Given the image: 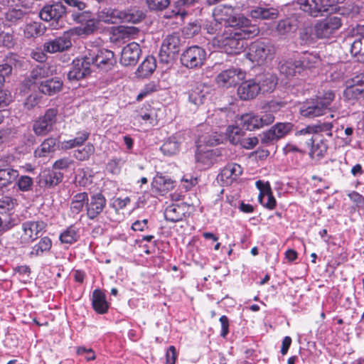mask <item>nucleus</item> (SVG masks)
I'll return each mask as SVG.
<instances>
[{
	"mask_svg": "<svg viewBox=\"0 0 364 364\" xmlns=\"http://www.w3.org/2000/svg\"><path fill=\"white\" fill-rule=\"evenodd\" d=\"M213 18L221 22H225L230 27L245 28L241 35L245 37H255L259 31L256 25H252L250 21L242 15L235 14L234 8L229 5H218L213 12Z\"/></svg>",
	"mask_w": 364,
	"mask_h": 364,
	"instance_id": "f257e3e1",
	"label": "nucleus"
},
{
	"mask_svg": "<svg viewBox=\"0 0 364 364\" xmlns=\"http://www.w3.org/2000/svg\"><path fill=\"white\" fill-rule=\"evenodd\" d=\"M336 95L332 90L318 93L314 97L306 100L299 105V112L304 118L314 119L326 114L327 111L334 112L335 108L331 107Z\"/></svg>",
	"mask_w": 364,
	"mask_h": 364,
	"instance_id": "f03ea898",
	"label": "nucleus"
},
{
	"mask_svg": "<svg viewBox=\"0 0 364 364\" xmlns=\"http://www.w3.org/2000/svg\"><path fill=\"white\" fill-rule=\"evenodd\" d=\"M65 3L72 7L68 12L70 13L71 19L76 23L81 24V33L85 35L93 33L97 28V20L90 10H87V5L80 0H65Z\"/></svg>",
	"mask_w": 364,
	"mask_h": 364,
	"instance_id": "7ed1b4c3",
	"label": "nucleus"
},
{
	"mask_svg": "<svg viewBox=\"0 0 364 364\" xmlns=\"http://www.w3.org/2000/svg\"><path fill=\"white\" fill-rule=\"evenodd\" d=\"M275 53L276 48L270 41H256L250 44L246 57L252 63L262 65L271 60Z\"/></svg>",
	"mask_w": 364,
	"mask_h": 364,
	"instance_id": "20e7f679",
	"label": "nucleus"
},
{
	"mask_svg": "<svg viewBox=\"0 0 364 364\" xmlns=\"http://www.w3.org/2000/svg\"><path fill=\"white\" fill-rule=\"evenodd\" d=\"M85 59L89 61L90 65H95L103 71L111 70L116 63L114 54L112 50L96 47L87 49Z\"/></svg>",
	"mask_w": 364,
	"mask_h": 364,
	"instance_id": "39448f33",
	"label": "nucleus"
},
{
	"mask_svg": "<svg viewBox=\"0 0 364 364\" xmlns=\"http://www.w3.org/2000/svg\"><path fill=\"white\" fill-rule=\"evenodd\" d=\"M237 31L230 34L229 36L224 38L221 41V48L228 54H238L241 53L247 43L245 39L251 37H245L242 36L245 28H237Z\"/></svg>",
	"mask_w": 364,
	"mask_h": 364,
	"instance_id": "423d86ee",
	"label": "nucleus"
},
{
	"mask_svg": "<svg viewBox=\"0 0 364 364\" xmlns=\"http://www.w3.org/2000/svg\"><path fill=\"white\" fill-rule=\"evenodd\" d=\"M46 224L42 220H29L22 223V234L20 237V243L23 245H27L37 238L42 232L46 231Z\"/></svg>",
	"mask_w": 364,
	"mask_h": 364,
	"instance_id": "0eeeda50",
	"label": "nucleus"
},
{
	"mask_svg": "<svg viewBox=\"0 0 364 364\" xmlns=\"http://www.w3.org/2000/svg\"><path fill=\"white\" fill-rule=\"evenodd\" d=\"M206 59V51L198 46L188 47L181 55V63L188 68L201 67Z\"/></svg>",
	"mask_w": 364,
	"mask_h": 364,
	"instance_id": "6e6552de",
	"label": "nucleus"
},
{
	"mask_svg": "<svg viewBox=\"0 0 364 364\" xmlns=\"http://www.w3.org/2000/svg\"><path fill=\"white\" fill-rule=\"evenodd\" d=\"M240 120L245 129L252 131L273 123L274 116L272 113H263L260 115L255 114L254 113H247L241 116Z\"/></svg>",
	"mask_w": 364,
	"mask_h": 364,
	"instance_id": "1a4fd4ad",
	"label": "nucleus"
},
{
	"mask_svg": "<svg viewBox=\"0 0 364 364\" xmlns=\"http://www.w3.org/2000/svg\"><path fill=\"white\" fill-rule=\"evenodd\" d=\"M341 18L330 16L317 22L314 30L316 38H329L341 28Z\"/></svg>",
	"mask_w": 364,
	"mask_h": 364,
	"instance_id": "9d476101",
	"label": "nucleus"
},
{
	"mask_svg": "<svg viewBox=\"0 0 364 364\" xmlns=\"http://www.w3.org/2000/svg\"><path fill=\"white\" fill-rule=\"evenodd\" d=\"M180 47L181 39L178 33H173L167 36L161 45L159 53L160 60L168 63L171 59L173 58L175 54L179 52Z\"/></svg>",
	"mask_w": 364,
	"mask_h": 364,
	"instance_id": "9b49d317",
	"label": "nucleus"
},
{
	"mask_svg": "<svg viewBox=\"0 0 364 364\" xmlns=\"http://www.w3.org/2000/svg\"><path fill=\"white\" fill-rule=\"evenodd\" d=\"M58 111L56 108H50L45 114L39 117L33 125V130L38 136H45L52 129L57 121Z\"/></svg>",
	"mask_w": 364,
	"mask_h": 364,
	"instance_id": "f8f14e48",
	"label": "nucleus"
},
{
	"mask_svg": "<svg viewBox=\"0 0 364 364\" xmlns=\"http://www.w3.org/2000/svg\"><path fill=\"white\" fill-rule=\"evenodd\" d=\"M74 34L75 31L70 29L64 32L61 36L44 43V50L49 53H55L68 50L72 46L71 36Z\"/></svg>",
	"mask_w": 364,
	"mask_h": 364,
	"instance_id": "ddd939ff",
	"label": "nucleus"
},
{
	"mask_svg": "<svg viewBox=\"0 0 364 364\" xmlns=\"http://www.w3.org/2000/svg\"><path fill=\"white\" fill-rule=\"evenodd\" d=\"M91 65L85 59V54L81 58H77L73 61L72 67L68 73V79L70 81H77L86 77L91 73Z\"/></svg>",
	"mask_w": 364,
	"mask_h": 364,
	"instance_id": "4468645a",
	"label": "nucleus"
},
{
	"mask_svg": "<svg viewBox=\"0 0 364 364\" xmlns=\"http://www.w3.org/2000/svg\"><path fill=\"white\" fill-rule=\"evenodd\" d=\"M245 78V73L239 68H230L222 71L216 77V82L219 86L229 87L238 84Z\"/></svg>",
	"mask_w": 364,
	"mask_h": 364,
	"instance_id": "2eb2a0df",
	"label": "nucleus"
},
{
	"mask_svg": "<svg viewBox=\"0 0 364 364\" xmlns=\"http://www.w3.org/2000/svg\"><path fill=\"white\" fill-rule=\"evenodd\" d=\"M107 200L100 193H95L87 197L86 208V215L90 220L97 218L106 207Z\"/></svg>",
	"mask_w": 364,
	"mask_h": 364,
	"instance_id": "dca6fc26",
	"label": "nucleus"
},
{
	"mask_svg": "<svg viewBox=\"0 0 364 364\" xmlns=\"http://www.w3.org/2000/svg\"><path fill=\"white\" fill-rule=\"evenodd\" d=\"M291 123H277L269 130L262 133L261 142L269 144L286 136L291 129Z\"/></svg>",
	"mask_w": 364,
	"mask_h": 364,
	"instance_id": "f3484780",
	"label": "nucleus"
},
{
	"mask_svg": "<svg viewBox=\"0 0 364 364\" xmlns=\"http://www.w3.org/2000/svg\"><path fill=\"white\" fill-rule=\"evenodd\" d=\"M141 50L139 44L132 42L124 46L121 53L120 63L124 66L135 65L139 58Z\"/></svg>",
	"mask_w": 364,
	"mask_h": 364,
	"instance_id": "a211bd4d",
	"label": "nucleus"
},
{
	"mask_svg": "<svg viewBox=\"0 0 364 364\" xmlns=\"http://www.w3.org/2000/svg\"><path fill=\"white\" fill-rule=\"evenodd\" d=\"M66 8L62 2H55L52 4L46 5L41 10L39 16L45 21L51 20L58 21L66 13Z\"/></svg>",
	"mask_w": 364,
	"mask_h": 364,
	"instance_id": "6ab92c4d",
	"label": "nucleus"
},
{
	"mask_svg": "<svg viewBox=\"0 0 364 364\" xmlns=\"http://www.w3.org/2000/svg\"><path fill=\"white\" fill-rule=\"evenodd\" d=\"M256 186L259 190L258 200L266 208L273 210L277 205V201L273 196L269 182L257 181Z\"/></svg>",
	"mask_w": 364,
	"mask_h": 364,
	"instance_id": "aec40b11",
	"label": "nucleus"
},
{
	"mask_svg": "<svg viewBox=\"0 0 364 364\" xmlns=\"http://www.w3.org/2000/svg\"><path fill=\"white\" fill-rule=\"evenodd\" d=\"M64 175L53 169L44 170L38 177V184L41 188L50 189L62 182Z\"/></svg>",
	"mask_w": 364,
	"mask_h": 364,
	"instance_id": "412c9836",
	"label": "nucleus"
},
{
	"mask_svg": "<svg viewBox=\"0 0 364 364\" xmlns=\"http://www.w3.org/2000/svg\"><path fill=\"white\" fill-rule=\"evenodd\" d=\"M300 9L311 16L316 17L326 12L325 0H299Z\"/></svg>",
	"mask_w": 364,
	"mask_h": 364,
	"instance_id": "4be33fe9",
	"label": "nucleus"
},
{
	"mask_svg": "<svg viewBox=\"0 0 364 364\" xmlns=\"http://www.w3.org/2000/svg\"><path fill=\"white\" fill-rule=\"evenodd\" d=\"M259 93V88L254 78L242 82L237 88V95L242 100L254 99Z\"/></svg>",
	"mask_w": 364,
	"mask_h": 364,
	"instance_id": "5701e85b",
	"label": "nucleus"
},
{
	"mask_svg": "<svg viewBox=\"0 0 364 364\" xmlns=\"http://www.w3.org/2000/svg\"><path fill=\"white\" fill-rule=\"evenodd\" d=\"M121 14L122 10L112 7H104L97 12V24L99 22H103L108 24L121 23Z\"/></svg>",
	"mask_w": 364,
	"mask_h": 364,
	"instance_id": "b1692460",
	"label": "nucleus"
},
{
	"mask_svg": "<svg viewBox=\"0 0 364 364\" xmlns=\"http://www.w3.org/2000/svg\"><path fill=\"white\" fill-rule=\"evenodd\" d=\"M204 88L203 85L199 84L188 92V102L191 109L195 110L203 103L207 94Z\"/></svg>",
	"mask_w": 364,
	"mask_h": 364,
	"instance_id": "393cba45",
	"label": "nucleus"
},
{
	"mask_svg": "<svg viewBox=\"0 0 364 364\" xmlns=\"http://www.w3.org/2000/svg\"><path fill=\"white\" fill-rule=\"evenodd\" d=\"M259 92L262 93L271 92L274 90L277 85V80L274 76L270 73H262L257 75L255 78Z\"/></svg>",
	"mask_w": 364,
	"mask_h": 364,
	"instance_id": "a878e982",
	"label": "nucleus"
},
{
	"mask_svg": "<svg viewBox=\"0 0 364 364\" xmlns=\"http://www.w3.org/2000/svg\"><path fill=\"white\" fill-rule=\"evenodd\" d=\"M92 305L94 310L100 314L107 312L109 304L106 300L105 294L100 289H95L92 292Z\"/></svg>",
	"mask_w": 364,
	"mask_h": 364,
	"instance_id": "bb28decb",
	"label": "nucleus"
},
{
	"mask_svg": "<svg viewBox=\"0 0 364 364\" xmlns=\"http://www.w3.org/2000/svg\"><path fill=\"white\" fill-rule=\"evenodd\" d=\"M333 127L332 122H318L316 124L308 126L305 129H302L298 132V135L307 134L308 136H311L310 134L311 133L325 132L327 136H332L331 130Z\"/></svg>",
	"mask_w": 364,
	"mask_h": 364,
	"instance_id": "cd10ccee",
	"label": "nucleus"
},
{
	"mask_svg": "<svg viewBox=\"0 0 364 364\" xmlns=\"http://www.w3.org/2000/svg\"><path fill=\"white\" fill-rule=\"evenodd\" d=\"M58 140L54 137H49L41 144V145L34 151V156L36 158H43L48 156L55 150Z\"/></svg>",
	"mask_w": 364,
	"mask_h": 364,
	"instance_id": "c85d7f7f",
	"label": "nucleus"
},
{
	"mask_svg": "<svg viewBox=\"0 0 364 364\" xmlns=\"http://www.w3.org/2000/svg\"><path fill=\"white\" fill-rule=\"evenodd\" d=\"M63 87V82L58 78H52L41 82L39 86L41 92L51 96L60 92Z\"/></svg>",
	"mask_w": 364,
	"mask_h": 364,
	"instance_id": "c756f323",
	"label": "nucleus"
},
{
	"mask_svg": "<svg viewBox=\"0 0 364 364\" xmlns=\"http://www.w3.org/2000/svg\"><path fill=\"white\" fill-rule=\"evenodd\" d=\"M306 142L308 146H311L309 154L312 159H320L327 151L328 144L323 140H320L315 144L312 136H308Z\"/></svg>",
	"mask_w": 364,
	"mask_h": 364,
	"instance_id": "7c9ffc66",
	"label": "nucleus"
},
{
	"mask_svg": "<svg viewBox=\"0 0 364 364\" xmlns=\"http://www.w3.org/2000/svg\"><path fill=\"white\" fill-rule=\"evenodd\" d=\"M18 171L8 166H0V186L6 187L12 184L18 178Z\"/></svg>",
	"mask_w": 364,
	"mask_h": 364,
	"instance_id": "2f4dec72",
	"label": "nucleus"
},
{
	"mask_svg": "<svg viewBox=\"0 0 364 364\" xmlns=\"http://www.w3.org/2000/svg\"><path fill=\"white\" fill-rule=\"evenodd\" d=\"M184 214V209L182 206L177 204H171L166 208L164 218L168 221L176 223L183 220Z\"/></svg>",
	"mask_w": 364,
	"mask_h": 364,
	"instance_id": "473e14b6",
	"label": "nucleus"
},
{
	"mask_svg": "<svg viewBox=\"0 0 364 364\" xmlns=\"http://www.w3.org/2000/svg\"><path fill=\"white\" fill-rule=\"evenodd\" d=\"M151 186L160 193H166L174 187V182L168 178L161 175H156L151 183Z\"/></svg>",
	"mask_w": 364,
	"mask_h": 364,
	"instance_id": "72a5a7b5",
	"label": "nucleus"
},
{
	"mask_svg": "<svg viewBox=\"0 0 364 364\" xmlns=\"http://www.w3.org/2000/svg\"><path fill=\"white\" fill-rule=\"evenodd\" d=\"M156 68V59L154 56H147L137 69L136 73L141 77H146L151 75Z\"/></svg>",
	"mask_w": 364,
	"mask_h": 364,
	"instance_id": "f704fd0d",
	"label": "nucleus"
},
{
	"mask_svg": "<svg viewBox=\"0 0 364 364\" xmlns=\"http://www.w3.org/2000/svg\"><path fill=\"white\" fill-rule=\"evenodd\" d=\"M48 68L46 65L34 68L26 80L27 84H41V82H43L42 80L48 76Z\"/></svg>",
	"mask_w": 364,
	"mask_h": 364,
	"instance_id": "c9c22d12",
	"label": "nucleus"
},
{
	"mask_svg": "<svg viewBox=\"0 0 364 364\" xmlns=\"http://www.w3.org/2000/svg\"><path fill=\"white\" fill-rule=\"evenodd\" d=\"M242 173V167L237 164H228L220 173L221 180L230 181L236 180Z\"/></svg>",
	"mask_w": 364,
	"mask_h": 364,
	"instance_id": "e433bc0d",
	"label": "nucleus"
},
{
	"mask_svg": "<svg viewBox=\"0 0 364 364\" xmlns=\"http://www.w3.org/2000/svg\"><path fill=\"white\" fill-rule=\"evenodd\" d=\"M51 247V240L48 237H42L36 245L32 247L29 257L32 258L41 256L44 252H49Z\"/></svg>",
	"mask_w": 364,
	"mask_h": 364,
	"instance_id": "4c0bfd02",
	"label": "nucleus"
},
{
	"mask_svg": "<svg viewBox=\"0 0 364 364\" xmlns=\"http://www.w3.org/2000/svg\"><path fill=\"white\" fill-rule=\"evenodd\" d=\"M279 71L287 77H290L295 76L297 73L300 74L301 70L298 60H287L280 65Z\"/></svg>",
	"mask_w": 364,
	"mask_h": 364,
	"instance_id": "58836bf2",
	"label": "nucleus"
},
{
	"mask_svg": "<svg viewBox=\"0 0 364 364\" xmlns=\"http://www.w3.org/2000/svg\"><path fill=\"white\" fill-rule=\"evenodd\" d=\"M87 193L86 192L75 194L71 200L70 209L72 213L78 214L87 205Z\"/></svg>",
	"mask_w": 364,
	"mask_h": 364,
	"instance_id": "ea45409f",
	"label": "nucleus"
},
{
	"mask_svg": "<svg viewBox=\"0 0 364 364\" xmlns=\"http://www.w3.org/2000/svg\"><path fill=\"white\" fill-rule=\"evenodd\" d=\"M144 18V13L136 9H129L122 10L121 23H133L140 22Z\"/></svg>",
	"mask_w": 364,
	"mask_h": 364,
	"instance_id": "a19ab883",
	"label": "nucleus"
},
{
	"mask_svg": "<svg viewBox=\"0 0 364 364\" xmlns=\"http://www.w3.org/2000/svg\"><path fill=\"white\" fill-rule=\"evenodd\" d=\"M354 84L348 86L344 91L345 96L348 99L364 97V85L360 82H356V77L353 80Z\"/></svg>",
	"mask_w": 364,
	"mask_h": 364,
	"instance_id": "79ce46f5",
	"label": "nucleus"
},
{
	"mask_svg": "<svg viewBox=\"0 0 364 364\" xmlns=\"http://www.w3.org/2000/svg\"><path fill=\"white\" fill-rule=\"evenodd\" d=\"M16 54L11 53L6 56V63L0 65V80L4 82L5 77L9 75L12 72V65H16L18 62Z\"/></svg>",
	"mask_w": 364,
	"mask_h": 364,
	"instance_id": "37998d69",
	"label": "nucleus"
},
{
	"mask_svg": "<svg viewBox=\"0 0 364 364\" xmlns=\"http://www.w3.org/2000/svg\"><path fill=\"white\" fill-rule=\"evenodd\" d=\"M18 205L17 200L10 196L0 192V213H6L14 209Z\"/></svg>",
	"mask_w": 364,
	"mask_h": 364,
	"instance_id": "c03bdc74",
	"label": "nucleus"
},
{
	"mask_svg": "<svg viewBox=\"0 0 364 364\" xmlns=\"http://www.w3.org/2000/svg\"><path fill=\"white\" fill-rule=\"evenodd\" d=\"M276 29L280 36H287L297 29V25L294 20L286 18L278 22Z\"/></svg>",
	"mask_w": 364,
	"mask_h": 364,
	"instance_id": "a18cd8bd",
	"label": "nucleus"
},
{
	"mask_svg": "<svg viewBox=\"0 0 364 364\" xmlns=\"http://www.w3.org/2000/svg\"><path fill=\"white\" fill-rule=\"evenodd\" d=\"M226 134L231 144L240 145L245 133L239 127L229 126L226 129Z\"/></svg>",
	"mask_w": 364,
	"mask_h": 364,
	"instance_id": "49530a36",
	"label": "nucleus"
},
{
	"mask_svg": "<svg viewBox=\"0 0 364 364\" xmlns=\"http://www.w3.org/2000/svg\"><path fill=\"white\" fill-rule=\"evenodd\" d=\"M180 142L176 136L170 137L161 146L160 150L166 156H172L179 151Z\"/></svg>",
	"mask_w": 364,
	"mask_h": 364,
	"instance_id": "de8ad7c7",
	"label": "nucleus"
},
{
	"mask_svg": "<svg viewBox=\"0 0 364 364\" xmlns=\"http://www.w3.org/2000/svg\"><path fill=\"white\" fill-rule=\"evenodd\" d=\"M78 237V229L72 225L60 235L59 238L62 243L70 245L75 242Z\"/></svg>",
	"mask_w": 364,
	"mask_h": 364,
	"instance_id": "09e8293b",
	"label": "nucleus"
},
{
	"mask_svg": "<svg viewBox=\"0 0 364 364\" xmlns=\"http://www.w3.org/2000/svg\"><path fill=\"white\" fill-rule=\"evenodd\" d=\"M26 11L21 9H12L8 10L5 14V19L11 24H16L21 21L26 15Z\"/></svg>",
	"mask_w": 364,
	"mask_h": 364,
	"instance_id": "8fccbe9b",
	"label": "nucleus"
},
{
	"mask_svg": "<svg viewBox=\"0 0 364 364\" xmlns=\"http://www.w3.org/2000/svg\"><path fill=\"white\" fill-rule=\"evenodd\" d=\"M95 146L88 143L83 148L75 151L74 156L79 161H86L95 153Z\"/></svg>",
	"mask_w": 364,
	"mask_h": 364,
	"instance_id": "3c124183",
	"label": "nucleus"
},
{
	"mask_svg": "<svg viewBox=\"0 0 364 364\" xmlns=\"http://www.w3.org/2000/svg\"><path fill=\"white\" fill-rule=\"evenodd\" d=\"M213 153L212 150H198L196 153V161L204 167L210 166L213 163Z\"/></svg>",
	"mask_w": 364,
	"mask_h": 364,
	"instance_id": "603ef678",
	"label": "nucleus"
},
{
	"mask_svg": "<svg viewBox=\"0 0 364 364\" xmlns=\"http://www.w3.org/2000/svg\"><path fill=\"white\" fill-rule=\"evenodd\" d=\"M24 36L27 38L41 36L43 33V29L41 24L33 22L28 23L24 28Z\"/></svg>",
	"mask_w": 364,
	"mask_h": 364,
	"instance_id": "864d4df0",
	"label": "nucleus"
},
{
	"mask_svg": "<svg viewBox=\"0 0 364 364\" xmlns=\"http://www.w3.org/2000/svg\"><path fill=\"white\" fill-rule=\"evenodd\" d=\"M0 218L1 232H6L17 225V220L11 213H1Z\"/></svg>",
	"mask_w": 364,
	"mask_h": 364,
	"instance_id": "5fc2aeb1",
	"label": "nucleus"
},
{
	"mask_svg": "<svg viewBox=\"0 0 364 364\" xmlns=\"http://www.w3.org/2000/svg\"><path fill=\"white\" fill-rule=\"evenodd\" d=\"M301 71L315 67L319 63V58L314 55H305L301 60H298Z\"/></svg>",
	"mask_w": 364,
	"mask_h": 364,
	"instance_id": "6e6d98bb",
	"label": "nucleus"
},
{
	"mask_svg": "<svg viewBox=\"0 0 364 364\" xmlns=\"http://www.w3.org/2000/svg\"><path fill=\"white\" fill-rule=\"evenodd\" d=\"M124 163L125 160L122 158H114L107 164L106 170L112 174L117 175L120 173L122 166Z\"/></svg>",
	"mask_w": 364,
	"mask_h": 364,
	"instance_id": "4d7b16f0",
	"label": "nucleus"
},
{
	"mask_svg": "<svg viewBox=\"0 0 364 364\" xmlns=\"http://www.w3.org/2000/svg\"><path fill=\"white\" fill-rule=\"evenodd\" d=\"M16 129L13 127H4L0 129V145L9 143L16 137Z\"/></svg>",
	"mask_w": 364,
	"mask_h": 364,
	"instance_id": "13d9d810",
	"label": "nucleus"
},
{
	"mask_svg": "<svg viewBox=\"0 0 364 364\" xmlns=\"http://www.w3.org/2000/svg\"><path fill=\"white\" fill-rule=\"evenodd\" d=\"M170 2V0H146L148 8L152 11H162L168 6Z\"/></svg>",
	"mask_w": 364,
	"mask_h": 364,
	"instance_id": "bf43d9fd",
	"label": "nucleus"
},
{
	"mask_svg": "<svg viewBox=\"0 0 364 364\" xmlns=\"http://www.w3.org/2000/svg\"><path fill=\"white\" fill-rule=\"evenodd\" d=\"M16 44V41L13 34L9 33H0V46L7 48H13Z\"/></svg>",
	"mask_w": 364,
	"mask_h": 364,
	"instance_id": "052dcab7",
	"label": "nucleus"
},
{
	"mask_svg": "<svg viewBox=\"0 0 364 364\" xmlns=\"http://www.w3.org/2000/svg\"><path fill=\"white\" fill-rule=\"evenodd\" d=\"M33 184V178L28 176H21L17 181V186L21 191H28L31 189Z\"/></svg>",
	"mask_w": 364,
	"mask_h": 364,
	"instance_id": "680f3d73",
	"label": "nucleus"
},
{
	"mask_svg": "<svg viewBox=\"0 0 364 364\" xmlns=\"http://www.w3.org/2000/svg\"><path fill=\"white\" fill-rule=\"evenodd\" d=\"M156 90H157V86L156 85V84L154 82L148 83L144 86V87L139 93V95L136 97V100L138 101H140L145 97L156 92Z\"/></svg>",
	"mask_w": 364,
	"mask_h": 364,
	"instance_id": "e2e57ef3",
	"label": "nucleus"
},
{
	"mask_svg": "<svg viewBox=\"0 0 364 364\" xmlns=\"http://www.w3.org/2000/svg\"><path fill=\"white\" fill-rule=\"evenodd\" d=\"M350 53L355 56L360 53L364 54V43L363 36L360 39L355 40L351 43Z\"/></svg>",
	"mask_w": 364,
	"mask_h": 364,
	"instance_id": "0e129e2a",
	"label": "nucleus"
},
{
	"mask_svg": "<svg viewBox=\"0 0 364 364\" xmlns=\"http://www.w3.org/2000/svg\"><path fill=\"white\" fill-rule=\"evenodd\" d=\"M200 26L196 23H190L183 28V33L188 37L191 38L198 33Z\"/></svg>",
	"mask_w": 364,
	"mask_h": 364,
	"instance_id": "69168bd1",
	"label": "nucleus"
},
{
	"mask_svg": "<svg viewBox=\"0 0 364 364\" xmlns=\"http://www.w3.org/2000/svg\"><path fill=\"white\" fill-rule=\"evenodd\" d=\"M222 26L221 22L216 21L214 18L213 21L206 22L205 24V29L210 34H215L218 31H220Z\"/></svg>",
	"mask_w": 364,
	"mask_h": 364,
	"instance_id": "338daca9",
	"label": "nucleus"
},
{
	"mask_svg": "<svg viewBox=\"0 0 364 364\" xmlns=\"http://www.w3.org/2000/svg\"><path fill=\"white\" fill-rule=\"evenodd\" d=\"M41 98L37 94L30 95L23 103L24 107L28 110L33 109L40 102Z\"/></svg>",
	"mask_w": 364,
	"mask_h": 364,
	"instance_id": "774afa93",
	"label": "nucleus"
}]
</instances>
